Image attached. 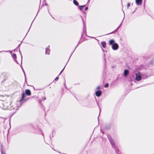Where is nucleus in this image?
<instances>
[{"label":"nucleus","instance_id":"nucleus-1","mask_svg":"<svg viewBox=\"0 0 154 154\" xmlns=\"http://www.w3.org/2000/svg\"><path fill=\"white\" fill-rule=\"evenodd\" d=\"M10 105L9 103L5 101H1L0 102V108L3 109H7Z\"/></svg>","mask_w":154,"mask_h":154},{"label":"nucleus","instance_id":"nucleus-2","mask_svg":"<svg viewBox=\"0 0 154 154\" xmlns=\"http://www.w3.org/2000/svg\"><path fill=\"white\" fill-rule=\"evenodd\" d=\"M110 45H112V48L113 50H116L118 49L119 46L118 44L115 43V41L113 40H111L109 42Z\"/></svg>","mask_w":154,"mask_h":154},{"label":"nucleus","instance_id":"nucleus-3","mask_svg":"<svg viewBox=\"0 0 154 154\" xmlns=\"http://www.w3.org/2000/svg\"><path fill=\"white\" fill-rule=\"evenodd\" d=\"M136 79L137 81H140L141 79V76L140 73L138 72L136 74Z\"/></svg>","mask_w":154,"mask_h":154},{"label":"nucleus","instance_id":"nucleus-4","mask_svg":"<svg viewBox=\"0 0 154 154\" xmlns=\"http://www.w3.org/2000/svg\"><path fill=\"white\" fill-rule=\"evenodd\" d=\"M142 0H136V3L138 5H140L142 3Z\"/></svg>","mask_w":154,"mask_h":154},{"label":"nucleus","instance_id":"nucleus-5","mask_svg":"<svg viewBox=\"0 0 154 154\" xmlns=\"http://www.w3.org/2000/svg\"><path fill=\"white\" fill-rule=\"evenodd\" d=\"M101 92L100 91H98L96 92V95L97 97H100L101 94Z\"/></svg>","mask_w":154,"mask_h":154},{"label":"nucleus","instance_id":"nucleus-6","mask_svg":"<svg viewBox=\"0 0 154 154\" xmlns=\"http://www.w3.org/2000/svg\"><path fill=\"white\" fill-rule=\"evenodd\" d=\"M26 94L28 95H31V91L29 89H27L26 90Z\"/></svg>","mask_w":154,"mask_h":154},{"label":"nucleus","instance_id":"nucleus-7","mask_svg":"<svg viewBox=\"0 0 154 154\" xmlns=\"http://www.w3.org/2000/svg\"><path fill=\"white\" fill-rule=\"evenodd\" d=\"M128 73V71L127 70L124 71V74L125 76H126Z\"/></svg>","mask_w":154,"mask_h":154},{"label":"nucleus","instance_id":"nucleus-8","mask_svg":"<svg viewBox=\"0 0 154 154\" xmlns=\"http://www.w3.org/2000/svg\"><path fill=\"white\" fill-rule=\"evenodd\" d=\"M101 44L103 46V47L105 48L106 47V44L105 42H103L101 43Z\"/></svg>","mask_w":154,"mask_h":154},{"label":"nucleus","instance_id":"nucleus-9","mask_svg":"<svg viewBox=\"0 0 154 154\" xmlns=\"http://www.w3.org/2000/svg\"><path fill=\"white\" fill-rule=\"evenodd\" d=\"M109 140L111 142V143H112V145L114 144V143L113 140L112 139V138H109Z\"/></svg>","mask_w":154,"mask_h":154},{"label":"nucleus","instance_id":"nucleus-10","mask_svg":"<svg viewBox=\"0 0 154 154\" xmlns=\"http://www.w3.org/2000/svg\"><path fill=\"white\" fill-rule=\"evenodd\" d=\"M25 94L24 93H23L22 94V98L21 100H23L25 98Z\"/></svg>","mask_w":154,"mask_h":154},{"label":"nucleus","instance_id":"nucleus-11","mask_svg":"<svg viewBox=\"0 0 154 154\" xmlns=\"http://www.w3.org/2000/svg\"><path fill=\"white\" fill-rule=\"evenodd\" d=\"M73 3H74V4L76 5H78L79 4L75 0H74Z\"/></svg>","mask_w":154,"mask_h":154},{"label":"nucleus","instance_id":"nucleus-12","mask_svg":"<svg viewBox=\"0 0 154 154\" xmlns=\"http://www.w3.org/2000/svg\"><path fill=\"white\" fill-rule=\"evenodd\" d=\"M85 7V5L80 6H79V8L80 9L82 10V8Z\"/></svg>","mask_w":154,"mask_h":154},{"label":"nucleus","instance_id":"nucleus-13","mask_svg":"<svg viewBox=\"0 0 154 154\" xmlns=\"http://www.w3.org/2000/svg\"><path fill=\"white\" fill-rule=\"evenodd\" d=\"M48 50L46 49L45 53L47 54H49V52L48 51Z\"/></svg>","mask_w":154,"mask_h":154},{"label":"nucleus","instance_id":"nucleus-14","mask_svg":"<svg viewBox=\"0 0 154 154\" xmlns=\"http://www.w3.org/2000/svg\"><path fill=\"white\" fill-rule=\"evenodd\" d=\"M109 85V84L108 83H106L104 85L105 87H107Z\"/></svg>","mask_w":154,"mask_h":154},{"label":"nucleus","instance_id":"nucleus-15","mask_svg":"<svg viewBox=\"0 0 154 154\" xmlns=\"http://www.w3.org/2000/svg\"><path fill=\"white\" fill-rule=\"evenodd\" d=\"M13 57H14L16 58V54H13Z\"/></svg>","mask_w":154,"mask_h":154},{"label":"nucleus","instance_id":"nucleus-16","mask_svg":"<svg viewBox=\"0 0 154 154\" xmlns=\"http://www.w3.org/2000/svg\"><path fill=\"white\" fill-rule=\"evenodd\" d=\"M130 3H128V4H127V7L128 8L130 6Z\"/></svg>","mask_w":154,"mask_h":154},{"label":"nucleus","instance_id":"nucleus-17","mask_svg":"<svg viewBox=\"0 0 154 154\" xmlns=\"http://www.w3.org/2000/svg\"><path fill=\"white\" fill-rule=\"evenodd\" d=\"M58 79V78L57 77H56L55 79V80H57Z\"/></svg>","mask_w":154,"mask_h":154},{"label":"nucleus","instance_id":"nucleus-18","mask_svg":"<svg viewBox=\"0 0 154 154\" xmlns=\"http://www.w3.org/2000/svg\"><path fill=\"white\" fill-rule=\"evenodd\" d=\"M88 8L87 7H86L85 8V10H88Z\"/></svg>","mask_w":154,"mask_h":154},{"label":"nucleus","instance_id":"nucleus-19","mask_svg":"<svg viewBox=\"0 0 154 154\" xmlns=\"http://www.w3.org/2000/svg\"><path fill=\"white\" fill-rule=\"evenodd\" d=\"M100 88V87H98L97 88V89H99Z\"/></svg>","mask_w":154,"mask_h":154},{"label":"nucleus","instance_id":"nucleus-20","mask_svg":"<svg viewBox=\"0 0 154 154\" xmlns=\"http://www.w3.org/2000/svg\"><path fill=\"white\" fill-rule=\"evenodd\" d=\"M63 70L61 71V72H60V74L62 72H63Z\"/></svg>","mask_w":154,"mask_h":154},{"label":"nucleus","instance_id":"nucleus-21","mask_svg":"<svg viewBox=\"0 0 154 154\" xmlns=\"http://www.w3.org/2000/svg\"><path fill=\"white\" fill-rule=\"evenodd\" d=\"M112 145V146H113V145H114V144L113 145ZM113 147H114V146H113Z\"/></svg>","mask_w":154,"mask_h":154}]
</instances>
